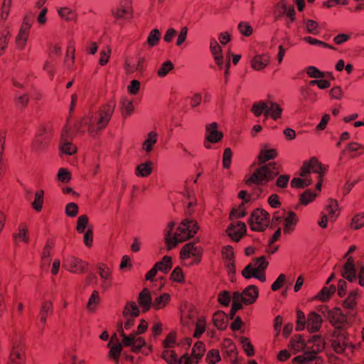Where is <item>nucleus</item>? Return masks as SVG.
I'll use <instances>...</instances> for the list:
<instances>
[{
	"label": "nucleus",
	"mask_w": 364,
	"mask_h": 364,
	"mask_svg": "<svg viewBox=\"0 0 364 364\" xmlns=\"http://www.w3.org/2000/svg\"><path fill=\"white\" fill-rule=\"evenodd\" d=\"M116 107L114 100H109L101 106L95 114H88L76 122L75 129L81 133L87 132L94 136L103 130L109 124Z\"/></svg>",
	"instance_id": "nucleus-1"
},
{
	"label": "nucleus",
	"mask_w": 364,
	"mask_h": 364,
	"mask_svg": "<svg viewBox=\"0 0 364 364\" xmlns=\"http://www.w3.org/2000/svg\"><path fill=\"white\" fill-rule=\"evenodd\" d=\"M174 223H168L165 234V242L168 250L175 247L178 243L193 237L198 231L199 227L195 220L186 218L178 225L176 231L173 233Z\"/></svg>",
	"instance_id": "nucleus-2"
},
{
	"label": "nucleus",
	"mask_w": 364,
	"mask_h": 364,
	"mask_svg": "<svg viewBox=\"0 0 364 364\" xmlns=\"http://www.w3.org/2000/svg\"><path fill=\"white\" fill-rule=\"evenodd\" d=\"M259 296V289L255 285H249L242 291H234L232 295V312H236L242 308L243 305H251L254 304Z\"/></svg>",
	"instance_id": "nucleus-3"
},
{
	"label": "nucleus",
	"mask_w": 364,
	"mask_h": 364,
	"mask_svg": "<svg viewBox=\"0 0 364 364\" xmlns=\"http://www.w3.org/2000/svg\"><path fill=\"white\" fill-rule=\"evenodd\" d=\"M331 346L338 354L349 356L353 353L355 346L350 341L348 335L344 329H335L331 337Z\"/></svg>",
	"instance_id": "nucleus-4"
},
{
	"label": "nucleus",
	"mask_w": 364,
	"mask_h": 364,
	"mask_svg": "<svg viewBox=\"0 0 364 364\" xmlns=\"http://www.w3.org/2000/svg\"><path fill=\"white\" fill-rule=\"evenodd\" d=\"M269 262L264 256L259 257L247 264L242 271V275L245 279L255 278L262 282L266 281L265 272Z\"/></svg>",
	"instance_id": "nucleus-5"
},
{
	"label": "nucleus",
	"mask_w": 364,
	"mask_h": 364,
	"mask_svg": "<svg viewBox=\"0 0 364 364\" xmlns=\"http://www.w3.org/2000/svg\"><path fill=\"white\" fill-rule=\"evenodd\" d=\"M203 249L193 242L186 244L180 252L181 264L185 267H191L198 264L201 260Z\"/></svg>",
	"instance_id": "nucleus-6"
},
{
	"label": "nucleus",
	"mask_w": 364,
	"mask_h": 364,
	"mask_svg": "<svg viewBox=\"0 0 364 364\" xmlns=\"http://www.w3.org/2000/svg\"><path fill=\"white\" fill-rule=\"evenodd\" d=\"M270 223L269 213L263 210L257 208L255 210L249 219V225L252 231L262 232L265 230Z\"/></svg>",
	"instance_id": "nucleus-7"
},
{
	"label": "nucleus",
	"mask_w": 364,
	"mask_h": 364,
	"mask_svg": "<svg viewBox=\"0 0 364 364\" xmlns=\"http://www.w3.org/2000/svg\"><path fill=\"white\" fill-rule=\"evenodd\" d=\"M315 336H313L308 341H305L301 335H296L290 340L289 348L294 354L310 350L314 348L318 342V341H314Z\"/></svg>",
	"instance_id": "nucleus-8"
},
{
	"label": "nucleus",
	"mask_w": 364,
	"mask_h": 364,
	"mask_svg": "<svg viewBox=\"0 0 364 364\" xmlns=\"http://www.w3.org/2000/svg\"><path fill=\"white\" fill-rule=\"evenodd\" d=\"M63 267L73 274H82L88 268V263L74 255H68L63 259Z\"/></svg>",
	"instance_id": "nucleus-9"
},
{
	"label": "nucleus",
	"mask_w": 364,
	"mask_h": 364,
	"mask_svg": "<svg viewBox=\"0 0 364 364\" xmlns=\"http://www.w3.org/2000/svg\"><path fill=\"white\" fill-rule=\"evenodd\" d=\"M270 164L263 165L257 168L250 177L248 181L257 185H264L272 181L277 173L271 171Z\"/></svg>",
	"instance_id": "nucleus-10"
},
{
	"label": "nucleus",
	"mask_w": 364,
	"mask_h": 364,
	"mask_svg": "<svg viewBox=\"0 0 364 364\" xmlns=\"http://www.w3.org/2000/svg\"><path fill=\"white\" fill-rule=\"evenodd\" d=\"M314 341H318L316 346L294 357L292 360L294 364H309L316 358V354L324 348V343L320 336H315Z\"/></svg>",
	"instance_id": "nucleus-11"
},
{
	"label": "nucleus",
	"mask_w": 364,
	"mask_h": 364,
	"mask_svg": "<svg viewBox=\"0 0 364 364\" xmlns=\"http://www.w3.org/2000/svg\"><path fill=\"white\" fill-rule=\"evenodd\" d=\"M31 26L32 20L26 16L24 17L15 39L16 46L18 50H22L25 49Z\"/></svg>",
	"instance_id": "nucleus-12"
},
{
	"label": "nucleus",
	"mask_w": 364,
	"mask_h": 364,
	"mask_svg": "<svg viewBox=\"0 0 364 364\" xmlns=\"http://www.w3.org/2000/svg\"><path fill=\"white\" fill-rule=\"evenodd\" d=\"M26 352L21 341L12 343L6 364H26Z\"/></svg>",
	"instance_id": "nucleus-13"
},
{
	"label": "nucleus",
	"mask_w": 364,
	"mask_h": 364,
	"mask_svg": "<svg viewBox=\"0 0 364 364\" xmlns=\"http://www.w3.org/2000/svg\"><path fill=\"white\" fill-rule=\"evenodd\" d=\"M222 132L218 129V124L216 122H212L205 127L204 146L210 149L212 148L211 144L219 142L223 138Z\"/></svg>",
	"instance_id": "nucleus-14"
},
{
	"label": "nucleus",
	"mask_w": 364,
	"mask_h": 364,
	"mask_svg": "<svg viewBox=\"0 0 364 364\" xmlns=\"http://www.w3.org/2000/svg\"><path fill=\"white\" fill-rule=\"evenodd\" d=\"M97 271L100 278V287L103 291H107L113 284L112 271L106 264L100 263L97 265Z\"/></svg>",
	"instance_id": "nucleus-15"
},
{
	"label": "nucleus",
	"mask_w": 364,
	"mask_h": 364,
	"mask_svg": "<svg viewBox=\"0 0 364 364\" xmlns=\"http://www.w3.org/2000/svg\"><path fill=\"white\" fill-rule=\"evenodd\" d=\"M325 171L326 168L322 166L318 159L313 157L303 164L301 169V176L304 177L312 172L318 173V178H321L325 173Z\"/></svg>",
	"instance_id": "nucleus-16"
},
{
	"label": "nucleus",
	"mask_w": 364,
	"mask_h": 364,
	"mask_svg": "<svg viewBox=\"0 0 364 364\" xmlns=\"http://www.w3.org/2000/svg\"><path fill=\"white\" fill-rule=\"evenodd\" d=\"M112 14L116 19H129L132 14V0H120Z\"/></svg>",
	"instance_id": "nucleus-17"
},
{
	"label": "nucleus",
	"mask_w": 364,
	"mask_h": 364,
	"mask_svg": "<svg viewBox=\"0 0 364 364\" xmlns=\"http://www.w3.org/2000/svg\"><path fill=\"white\" fill-rule=\"evenodd\" d=\"M328 318L336 329H343L346 325L347 316L339 308H333L328 312Z\"/></svg>",
	"instance_id": "nucleus-18"
},
{
	"label": "nucleus",
	"mask_w": 364,
	"mask_h": 364,
	"mask_svg": "<svg viewBox=\"0 0 364 364\" xmlns=\"http://www.w3.org/2000/svg\"><path fill=\"white\" fill-rule=\"evenodd\" d=\"M107 346L109 348L107 355L109 359L114 360L116 364H118L122 350V344L119 342L116 335L111 337Z\"/></svg>",
	"instance_id": "nucleus-19"
},
{
	"label": "nucleus",
	"mask_w": 364,
	"mask_h": 364,
	"mask_svg": "<svg viewBox=\"0 0 364 364\" xmlns=\"http://www.w3.org/2000/svg\"><path fill=\"white\" fill-rule=\"evenodd\" d=\"M210 51L213 55L215 63L220 70H222L224 65V58L223 50L215 38H212L210 40Z\"/></svg>",
	"instance_id": "nucleus-20"
},
{
	"label": "nucleus",
	"mask_w": 364,
	"mask_h": 364,
	"mask_svg": "<svg viewBox=\"0 0 364 364\" xmlns=\"http://www.w3.org/2000/svg\"><path fill=\"white\" fill-rule=\"evenodd\" d=\"M247 228L243 222L231 223L227 229L228 234L234 241H239L242 236L246 232Z\"/></svg>",
	"instance_id": "nucleus-21"
},
{
	"label": "nucleus",
	"mask_w": 364,
	"mask_h": 364,
	"mask_svg": "<svg viewBox=\"0 0 364 364\" xmlns=\"http://www.w3.org/2000/svg\"><path fill=\"white\" fill-rule=\"evenodd\" d=\"M14 243L16 245L23 243L28 244L30 241V235L28 226L25 223H21L17 230L12 235Z\"/></svg>",
	"instance_id": "nucleus-22"
},
{
	"label": "nucleus",
	"mask_w": 364,
	"mask_h": 364,
	"mask_svg": "<svg viewBox=\"0 0 364 364\" xmlns=\"http://www.w3.org/2000/svg\"><path fill=\"white\" fill-rule=\"evenodd\" d=\"M269 63V55L267 54H257L251 59L250 66L255 71H262L267 67Z\"/></svg>",
	"instance_id": "nucleus-23"
},
{
	"label": "nucleus",
	"mask_w": 364,
	"mask_h": 364,
	"mask_svg": "<svg viewBox=\"0 0 364 364\" xmlns=\"http://www.w3.org/2000/svg\"><path fill=\"white\" fill-rule=\"evenodd\" d=\"M68 135V132L65 129L63 131L61 135V141L60 144V154H65L68 156H72L77 151V147L75 145L68 141L66 137Z\"/></svg>",
	"instance_id": "nucleus-24"
},
{
	"label": "nucleus",
	"mask_w": 364,
	"mask_h": 364,
	"mask_svg": "<svg viewBox=\"0 0 364 364\" xmlns=\"http://www.w3.org/2000/svg\"><path fill=\"white\" fill-rule=\"evenodd\" d=\"M321 323L322 318L318 314L314 311L309 314L306 323V328L309 332L314 333L318 331L321 326Z\"/></svg>",
	"instance_id": "nucleus-25"
},
{
	"label": "nucleus",
	"mask_w": 364,
	"mask_h": 364,
	"mask_svg": "<svg viewBox=\"0 0 364 364\" xmlns=\"http://www.w3.org/2000/svg\"><path fill=\"white\" fill-rule=\"evenodd\" d=\"M299 218L293 211H289L284 218L283 232L285 235L292 233L297 225Z\"/></svg>",
	"instance_id": "nucleus-26"
},
{
	"label": "nucleus",
	"mask_w": 364,
	"mask_h": 364,
	"mask_svg": "<svg viewBox=\"0 0 364 364\" xmlns=\"http://www.w3.org/2000/svg\"><path fill=\"white\" fill-rule=\"evenodd\" d=\"M341 274L349 282H354L356 279L354 259L352 257L347 258L346 262L345 263L341 271Z\"/></svg>",
	"instance_id": "nucleus-27"
},
{
	"label": "nucleus",
	"mask_w": 364,
	"mask_h": 364,
	"mask_svg": "<svg viewBox=\"0 0 364 364\" xmlns=\"http://www.w3.org/2000/svg\"><path fill=\"white\" fill-rule=\"evenodd\" d=\"M154 164L151 161H146L136 166L134 174L136 177L147 178L153 172Z\"/></svg>",
	"instance_id": "nucleus-28"
},
{
	"label": "nucleus",
	"mask_w": 364,
	"mask_h": 364,
	"mask_svg": "<svg viewBox=\"0 0 364 364\" xmlns=\"http://www.w3.org/2000/svg\"><path fill=\"white\" fill-rule=\"evenodd\" d=\"M222 255L224 259H225L228 272L234 273L235 268L234 264V251L232 247L230 245L223 247L222 250Z\"/></svg>",
	"instance_id": "nucleus-29"
},
{
	"label": "nucleus",
	"mask_w": 364,
	"mask_h": 364,
	"mask_svg": "<svg viewBox=\"0 0 364 364\" xmlns=\"http://www.w3.org/2000/svg\"><path fill=\"white\" fill-rule=\"evenodd\" d=\"M282 114V107L277 102H267L266 116L270 117L274 120L279 119Z\"/></svg>",
	"instance_id": "nucleus-30"
},
{
	"label": "nucleus",
	"mask_w": 364,
	"mask_h": 364,
	"mask_svg": "<svg viewBox=\"0 0 364 364\" xmlns=\"http://www.w3.org/2000/svg\"><path fill=\"white\" fill-rule=\"evenodd\" d=\"M151 301L152 300L149 290L146 288L142 289V291L139 294L138 302L140 306L142 308L143 311H146L150 309L151 306L152 305Z\"/></svg>",
	"instance_id": "nucleus-31"
},
{
	"label": "nucleus",
	"mask_w": 364,
	"mask_h": 364,
	"mask_svg": "<svg viewBox=\"0 0 364 364\" xmlns=\"http://www.w3.org/2000/svg\"><path fill=\"white\" fill-rule=\"evenodd\" d=\"M158 141V134L156 132L151 131L148 133L144 141L141 149L145 153H149L153 150L154 146Z\"/></svg>",
	"instance_id": "nucleus-32"
},
{
	"label": "nucleus",
	"mask_w": 364,
	"mask_h": 364,
	"mask_svg": "<svg viewBox=\"0 0 364 364\" xmlns=\"http://www.w3.org/2000/svg\"><path fill=\"white\" fill-rule=\"evenodd\" d=\"M50 139V135L46 134L45 135L43 133H38L33 142V149L36 151H43L48 143Z\"/></svg>",
	"instance_id": "nucleus-33"
},
{
	"label": "nucleus",
	"mask_w": 364,
	"mask_h": 364,
	"mask_svg": "<svg viewBox=\"0 0 364 364\" xmlns=\"http://www.w3.org/2000/svg\"><path fill=\"white\" fill-rule=\"evenodd\" d=\"M358 297L359 293L358 290L350 291L343 301V307L346 309L354 311L357 306V300Z\"/></svg>",
	"instance_id": "nucleus-34"
},
{
	"label": "nucleus",
	"mask_w": 364,
	"mask_h": 364,
	"mask_svg": "<svg viewBox=\"0 0 364 364\" xmlns=\"http://www.w3.org/2000/svg\"><path fill=\"white\" fill-rule=\"evenodd\" d=\"M278 155V151L276 149L262 148L258 155V160L259 164H264L267 161L275 159Z\"/></svg>",
	"instance_id": "nucleus-35"
},
{
	"label": "nucleus",
	"mask_w": 364,
	"mask_h": 364,
	"mask_svg": "<svg viewBox=\"0 0 364 364\" xmlns=\"http://www.w3.org/2000/svg\"><path fill=\"white\" fill-rule=\"evenodd\" d=\"M326 215L328 216L329 220L334 221L340 214L338 204L336 200L330 199L326 207Z\"/></svg>",
	"instance_id": "nucleus-36"
},
{
	"label": "nucleus",
	"mask_w": 364,
	"mask_h": 364,
	"mask_svg": "<svg viewBox=\"0 0 364 364\" xmlns=\"http://www.w3.org/2000/svg\"><path fill=\"white\" fill-rule=\"evenodd\" d=\"M194 311L190 306H186L181 310V322L186 327H190L193 322Z\"/></svg>",
	"instance_id": "nucleus-37"
},
{
	"label": "nucleus",
	"mask_w": 364,
	"mask_h": 364,
	"mask_svg": "<svg viewBox=\"0 0 364 364\" xmlns=\"http://www.w3.org/2000/svg\"><path fill=\"white\" fill-rule=\"evenodd\" d=\"M139 309L134 301H128L123 310L124 318H136L139 315Z\"/></svg>",
	"instance_id": "nucleus-38"
},
{
	"label": "nucleus",
	"mask_w": 364,
	"mask_h": 364,
	"mask_svg": "<svg viewBox=\"0 0 364 364\" xmlns=\"http://www.w3.org/2000/svg\"><path fill=\"white\" fill-rule=\"evenodd\" d=\"M225 314L222 311H218L213 316V325L218 329H225L227 326Z\"/></svg>",
	"instance_id": "nucleus-39"
},
{
	"label": "nucleus",
	"mask_w": 364,
	"mask_h": 364,
	"mask_svg": "<svg viewBox=\"0 0 364 364\" xmlns=\"http://www.w3.org/2000/svg\"><path fill=\"white\" fill-rule=\"evenodd\" d=\"M75 52V48L74 43H73V42L69 43L68 47H67L66 55H65V60H64L65 66L68 69H70L73 67V65H74Z\"/></svg>",
	"instance_id": "nucleus-40"
},
{
	"label": "nucleus",
	"mask_w": 364,
	"mask_h": 364,
	"mask_svg": "<svg viewBox=\"0 0 364 364\" xmlns=\"http://www.w3.org/2000/svg\"><path fill=\"white\" fill-rule=\"evenodd\" d=\"M170 300L171 295L168 293H164L154 299L152 306L156 310L164 309L169 303Z\"/></svg>",
	"instance_id": "nucleus-41"
},
{
	"label": "nucleus",
	"mask_w": 364,
	"mask_h": 364,
	"mask_svg": "<svg viewBox=\"0 0 364 364\" xmlns=\"http://www.w3.org/2000/svg\"><path fill=\"white\" fill-rule=\"evenodd\" d=\"M207 318L205 316H200L198 318L196 323V328L193 336L199 338L206 329Z\"/></svg>",
	"instance_id": "nucleus-42"
},
{
	"label": "nucleus",
	"mask_w": 364,
	"mask_h": 364,
	"mask_svg": "<svg viewBox=\"0 0 364 364\" xmlns=\"http://www.w3.org/2000/svg\"><path fill=\"white\" fill-rule=\"evenodd\" d=\"M159 272L166 274L172 267V258L170 256L165 255L162 259L155 264Z\"/></svg>",
	"instance_id": "nucleus-43"
},
{
	"label": "nucleus",
	"mask_w": 364,
	"mask_h": 364,
	"mask_svg": "<svg viewBox=\"0 0 364 364\" xmlns=\"http://www.w3.org/2000/svg\"><path fill=\"white\" fill-rule=\"evenodd\" d=\"M161 358L167 364H180V358L172 349H164L161 353Z\"/></svg>",
	"instance_id": "nucleus-44"
},
{
	"label": "nucleus",
	"mask_w": 364,
	"mask_h": 364,
	"mask_svg": "<svg viewBox=\"0 0 364 364\" xmlns=\"http://www.w3.org/2000/svg\"><path fill=\"white\" fill-rule=\"evenodd\" d=\"M305 31L312 35H318L320 33V28L318 22L311 19H304Z\"/></svg>",
	"instance_id": "nucleus-45"
},
{
	"label": "nucleus",
	"mask_w": 364,
	"mask_h": 364,
	"mask_svg": "<svg viewBox=\"0 0 364 364\" xmlns=\"http://www.w3.org/2000/svg\"><path fill=\"white\" fill-rule=\"evenodd\" d=\"M59 16L65 21H74L76 18V14L68 7H60L57 9Z\"/></svg>",
	"instance_id": "nucleus-46"
},
{
	"label": "nucleus",
	"mask_w": 364,
	"mask_h": 364,
	"mask_svg": "<svg viewBox=\"0 0 364 364\" xmlns=\"http://www.w3.org/2000/svg\"><path fill=\"white\" fill-rule=\"evenodd\" d=\"M144 69L143 59H138L136 62H127L125 64V70L127 73H133L136 71H142Z\"/></svg>",
	"instance_id": "nucleus-47"
},
{
	"label": "nucleus",
	"mask_w": 364,
	"mask_h": 364,
	"mask_svg": "<svg viewBox=\"0 0 364 364\" xmlns=\"http://www.w3.org/2000/svg\"><path fill=\"white\" fill-rule=\"evenodd\" d=\"M44 200V191L43 190H38L35 193L34 200L33 201L31 206L37 212L41 211L43 208V204Z\"/></svg>",
	"instance_id": "nucleus-48"
},
{
	"label": "nucleus",
	"mask_w": 364,
	"mask_h": 364,
	"mask_svg": "<svg viewBox=\"0 0 364 364\" xmlns=\"http://www.w3.org/2000/svg\"><path fill=\"white\" fill-rule=\"evenodd\" d=\"M161 38V33L159 29H152L147 37L146 43L151 48L156 46Z\"/></svg>",
	"instance_id": "nucleus-49"
},
{
	"label": "nucleus",
	"mask_w": 364,
	"mask_h": 364,
	"mask_svg": "<svg viewBox=\"0 0 364 364\" xmlns=\"http://www.w3.org/2000/svg\"><path fill=\"white\" fill-rule=\"evenodd\" d=\"M335 291L336 288L334 286L323 287L320 292L316 296V299L321 301H326Z\"/></svg>",
	"instance_id": "nucleus-50"
},
{
	"label": "nucleus",
	"mask_w": 364,
	"mask_h": 364,
	"mask_svg": "<svg viewBox=\"0 0 364 364\" xmlns=\"http://www.w3.org/2000/svg\"><path fill=\"white\" fill-rule=\"evenodd\" d=\"M100 301L99 292L96 290L93 291L90 295L87 304V309L90 312H94L99 304Z\"/></svg>",
	"instance_id": "nucleus-51"
},
{
	"label": "nucleus",
	"mask_w": 364,
	"mask_h": 364,
	"mask_svg": "<svg viewBox=\"0 0 364 364\" xmlns=\"http://www.w3.org/2000/svg\"><path fill=\"white\" fill-rule=\"evenodd\" d=\"M221 360L220 352L217 349H211L208 351L205 355V362L207 364H217Z\"/></svg>",
	"instance_id": "nucleus-52"
},
{
	"label": "nucleus",
	"mask_w": 364,
	"mask_h": 364,
	"mask_svg": "<svg viewBox=\"0 0 364 364\" xmlns=\"http://www.w3.org/2000/svg\"><path fill=\"white\" fill-rule=\"evenodd\" d=\"M205 350L206 349L204 343L202 341H197L193 344L191 354L200 360Z\"/></svg>",
	"instance_id": "nucleus-53"
},
{
	"label": "nucleus",
	"mask_w": 364,
	"mask_h": 364,
	"mask_svg": "<svg viewBox=\"0 0 364 364\" xmlns=\"http://www.w3.org/2000/svg\"><path fill=\"white\" fill-rule=\"evenodd\" d=\"M53 311V304L50 301H46L43 303L41 312H40V319L43 323H46L47 316L49 314H51Z\"/></svg>",
	"instance_id": "nucleus-54"
},
{
	"label": "nucleus",
	"mask_w": 364,
	"mask_h": 364,
	"mask_svg": "<svg viewBox=\"0 0 364 364\" xmlns=\"http://www.w3.org/2000/svg\"><path fill=\"white\" fill-rule=\"evenodd\" d=\"M350 227L353 230H358L364 227V213L355 215L351 220Z\"/></svg>",
	"instance_id": "nucleus-55"
},
{
	"label": "nucleus",
	"mask_w": 364,
	"mask_h": 364,
	"mask_svg": "<svg viewBox=\"0 0 364 364\" xmlns=\"http://www.w3.org/2000/svg\"><path fill=\"white\" fill-rule=\"evenodd\" d=\"M28 100L29 97L27 93H16L15 95V104L19 109H24L27 106Z\"/></svg>",
	"instance_id": "nucleus-56"
},
{
	"label": "nucleus",
	"mask_w": 364,
	"mask_h": 364,
	"mask_svg": "<svg viewBox=\"0 0 364 364\" xmlns=\"http://www.w3.org/2000/svg\"><path fill=\"white\" fill-rule=\"evenodd\" d=\"M122 114L124 117H129L134 112V107L132 100L124 99L122 101Z\"/></svg>",
	"instance_id": "nucleus-57"
},
{
	"label": "nucleus",
	"mask_w": 364,
	"mask_h": 364,
	"mask_svg": "<svg viewBox=\"0 0 364 364\" xmlns=\"http://www.w3.org/2000/svg\"><path fill=\"white\" fill-rule=\"evenodd\" d=\"M173 65L170 60L163 63L157 70V75L160 77H166L173 69Z\"/></svg>",
	"instance_id": "nucleus-58"
},
{
	"label": "nucleus",
	"mask_w": 364,
	"mask_h": 364,
	"mask_svg": "<svg viewBox=\"0 0 364 364\" xmlns=\"http://www.w3.org/2000/svg\"><path fill=\"white\" fill-rule=\"evenodd\" d=\"M311 179L306 178V176L301 178H294L291 181V186L294 188H303L311 184Z\"/></svg>",
	"instance_id": "nucleus-59"
},
{
	"label": "nucleus",
	"mask_w": 364,
	"mask_h": 364,
	"mask_svg": "<svg viewBox=\"0 0 364 364\" xmlns=\"http://www.w3.org/2000/svg\"><path fill=\"white\" fill-rule=\"evenodd\" d=\"M317 196V193L311 190L306 191L300 197V203L304 205H307L313 202Z\"/></svg>",
	"instance_id": "nucleus-60"
},
{
	"label": "nucleus",
	"mask_w": 364,
	"mask_h": 364,
	"mask_svg": "<svg viewBox=\"0 0 364 364\" xmlns=\"http://www.w3.org/2000/svg\"><path fill=\"white\" fill-rule=\"evenodd\" d=\"M89 223V218L86 215H82L78 217L76 223V231L78 233H83Z\"/></svg>",
	"instance_id": "nucleus-61"
},
{
	"label": "nucleus",
	"mask_w": 364,
	"mask_h": 364,
	"mask_svg": "<svg viewBox=\"0 0 364 364\" xmlns=\"http://www.w3.org/2000/svg\"><path fill=\"white\" fill-rule=\"evenodd\" d=\"M170 279L174 282L183 283L185 277L182 269L179 267H175L170 275Z\"/></svg>",
	"instance_id": "nucleus-62"
},
{
	"label": "nucleus",
	"mask_w": 364,
	"mask_h": 364,
	"mask_svg": "<svg viewBox=\"0 0 364 364\" xmlns=\"http://www.w3.org/2000/svg\"><path fill=\"white\" fill-rule=\"evenodd\" d=\"M112 50L109 47H105L100 50L99 64L101 66L106 65L109 60Z\"/></svg>",
	"instance_id": "nucleus-63"
},
{
	"label": "nucleus",
	"mask_w": 364,
	"mask_h": 364,
	"mask_svg": "<svg viewBox=\"0 0 364 364\" xmlns=\"http://www.w3.org/2000/svg\"><path fill=\"white\" fill-rule=\"evenodd\" d=\"M289 6L284 1H280L277 4L274 8V14L277 18L284 16L287 9Z\"/></svg>",
	"instance_id": "nucleus-64"
}]
</instances>
